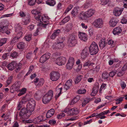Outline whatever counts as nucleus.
<instances>
[{
  "label": "nucleus",
  "instance_id": "f257e3e1",
  "mask_svg": "<svg viewBox=\"0 0 127 127\" xmlns=\"http://www.w3.org/2000/svg\"><path fill=\"white\" fill-rule=\"evenodd\" d=\"M53 92L51 90L49 91L43 96L42 98V102L46 104L48 103L52 99L53 97Z\"/></svg>",
  "mask_w": 127,
  "mask_h": 127
},
{
  "label": "nucleus",
  "instance_id": "f03ea898",
  "mask_svg": "<svg viewBox=\"0 0 127 127\" xmlns=\"http://www.w3.org/2000/svg\"><path fill=\"white\" fill-rule=\"evenodd\" d=\"M89 52L91 55L96 54L99 51L98 46L96 43L94 42H92L89 48Z\"/></svg>",
  "mask_w": 127,
  "mask_h": 127
},
{
  "label": "nucleus",
  "instance_id": "7ed1b4c3",
  "mask_svg": "<svg viewBox=\"0 0 127 127\" xmlns=\"http://www.w3.org/2000/svg\"><path fill=\"white\" fill-rule=\"evenodd\" d=\"M8 22L4 20L0 23V32L2 33H5L8 34L10 33V32L8 30Z\"/></svg>",
  "mask_w": 127,
  "mask_h": 127
},
{
  "label": "nucleus",
  "instance_id": "20e7f679",
  "mask_svg": "<svg viewBox=\"0 0 127 127\" xmlns=\"http://www.w3.org/2000/svg\"><path fill=\"white\" fill-rule=\"evenodd\" d=\"M31 112L25 108H23L21 110L19 115L21 118L27 119L31 115Z\"/></svg>",
  "mask_w": 127,
  "mask_h": 127
},
{
  "label": "nucleus",
  "instance_id": "39448f33",
  "mask_svg": "<svg viewBox=\"0 0 127 127\" xmlns=\"http://www.w3.org/2000/svg\"><path fill=\"white\" fill-rule=\"evenodd\" d=\"M35 101L33 99L30 100L29 101L28 103L26 105V108L31 112V113L34 110V108L35 105Z\"/></svg>",
  "mask_w": 127,
  "mask_h": 127
},
{
  "label": "nucleus",
  "instance_id": "423d86ee",
  "mask_svg": "<svg viewBox=\"0 0 127 127\" xmlns=\"http://www.w3.org/2000/svg\"><path fill=\"white\" fill-rule=\"evenodd\" d=\"M21 85L20 82L17 81L10 88V92L13 93L15 91H18L19 90Z\"/></svg>",
  "mask_w": 127,
  "mask_h": 127
},
{
  "label": "nucleus",
  "instance_id": "0eeeda50",
  "mask_svg": "<svg viewBox=\"0 0 127 127\" xmlns=\"http://www.w3.org/2000/svg\"><path fill=\"white\" fill-rule=\"evenodd\" d=\"M60 74L57 72L52 71L50 74V78L52 81H56L59 78Z\"/></svg>",
  "mask_w": 127,
  "mask_h": 127
},
{
  "label": "nucleus",
  "instance_id": "6e6552de",
  "mask_svg": "<svg viewBox=\"0 0 127 127\" xmlns=\"http://www.w3.org/2000/svg\"><path fill=\"white\" fill-rule=\"evenodd\" d=\"M66 61V60L65 57L61 56L57 58L56 63L58 65H62L65 64Z\"/></svg>",
  "mask_w": 127,
  "mask_h": 127
},
{
  "label": "nucleus",
  "instance_id": "1a4fd4ad",
  "mask_svg": "<svg viewBox=\"0 0 127 127\" xmlns=\"http://www.w3.org/2000/svg\"><path fill=\"white\" fill-rule=\"evenodd\" d=\"M68 42L71 46H74L77 43V40L75 38V36L71 35L68 40Z\"/></svg>",
  "mask_w": 127,
  "mask_h": 127
},
{
  "label": "nucleus",
  "instance_id": "9d476101",
  "mask_svg": "<svg viewBox=\"0 0 127 127\" xmlns=\"http://www.w3.org/2000/svg\"><path fill=\"white\" fill-rule=\"evenodd\" d=\"M103 24V22L101 19L98 18L95 20L93 25L97 28H101Z\"/></svg>",
  "mask_w": 127,
  "mask_h": 127
},
{
  "label": "nucleus",
  "instance_id": "9b49d317",
  "mask_svg": "<svg viewBox=\"0 0 127 127\" xmlns=\"http://www.w3.org/2000/svg\"><path fill=\"white\" fill-rule=\"evenodd\" d=\"M50 54L48 53L42 55L39 60V62L41 63H43L47 60L50 58Z\"/></svg>",
  "mask_w": 127,
  "mask_h": 127
},
{
  "label": "nucleus",
  "instance_id": "f8f14e48",
  "mask_svg": "<svg viewBox=\"0 0 127 127\" xmlns=\"http://www.w3.org/2000/svg\"><path fill=\"white\" fill-rule=\"evenodd\" d=\"M74 63V59L73 58L70 57L69 58L68 63L66 64V69H71Z\"/></svg>",
  "mask_w": 127,
  "mask_h": 127
},
{
  "label": "nucleus",
  "instance_id": "ddd939ff",
  "mask_svg": "<svg viewBox=\"0 0 127 127\" xmlns=\"http://www.w3.org/2000/svg\"><path fill=\"white\" fill-rule=\"evenodd\" d=\"M79 113V109L76 108H74L69 110L68 111V115L71 116L77 114Z\"/></svg>",
  "mask_w": 127,
  "mask_h": 127
},
{
  "label": "nucleus",
  "instance_id": "4468645a",
  "mask_svg": "<svg viewBox=\"0 0 127 127\" xmlns=\"http://www.w3.org/2000/svg\"><path fill=\"white\" fill-rule=\"evenodd\" d=\"M89 51L87 48H85L81 54V58L83 59H85L89 55Z\"/></svg>",
  "mask_w": 127,
  "mask_h": 127
},
{
  "label": "nucleus",
  "instance_id": "2eb2a0df",
  "mask_svg": "<svg viewBox=\"0 0 127 127\" xmlns=\"http://www.w3.org/2000/svg\"><path fill=\"white\" fill-rule=\"evenodd\" d=\"M123 11V9L116 7L113 10V13L114 15L119 16L121 14Z\"/></svg>",
  "mask_w": 127,
  "mask_h": 127
},
{
  "label": "nucleus",
  "instance_id": "dca6fc26",
  "mask_svg": "<svg viewBox=\"0 0 127 127\" xmlns=\"http://www.w3.org/2000/svg\"><path fill=\"white\" fill-rule=\"evenodd\" d=\"M78 36L79 38L81 40H83L84 41H86L87 39V35L85 33L79 32Z\"/></svg>",
  "mask_w": 127,
  "mask_h": 127
},
{
  "label": "nucleus",
  "instance_id": "f3484780",
  "mask_svg": "<svg viewBox=\"0 0 127 127\" xmlns=\"http://www.w3.org/2000/svg\"><path fill=\"white\" fill-rule=\"evenodd\" d=\"M85 15L87 18L91 17L94 15L95 13V11L94 9H91L88 10L85 12Z\"/></svg>",
  "mask_w": 127,
  "mask_h": 127
},
{
  "label": "nucleus",
  "instance_id": "a211bd4d",
  "mask_svg": "<svg viewBox=\"0 0 127 127\" xmlns=\"http://www.w3.org/2000/svg\"><path fill=\"white\" fill-rule=\"evenodd\" d=\"M61 32V31L60 29H57L54 30L53 33L51 35L50 38L52 39H55L57 36L60 34Z\"/></svg>",
  "mask_w": 127,
  "mask_h": 127
},
{
  "label": "nucleus",
  "instance_id": "6ab92c4d",
  "mask_svg": "<svg viewBox=\"0 0 127 127\" xmlns=\"http://www.w3.org/2000/svg\"><path fill=\"white\" fill-rule=\"evenodd\" d=\"M61 32V31L60 29H57L54 30L53 33L51 35L50 38L52 39H55L57 36L60 34Z\"/></svg>",
  "mask_w": 127,
  "mask_h": 127
},
{
  "label": "nucleus",
  "instance_id": "aec40b11",
  "mask_svg": "<svg viewBox=\"0 0 127 127\" xmlns=\"http://www.w3.org/2000/svg\"><path fill=\"white\" fill-rule=\"evenodd\" d=\"M118 22V20L117 19L112 17L111 18L109 23L111 27H114L116 25Z\"/></svg>",
  "mask_w": 127,
  "mask_h": 127
},
{
  "label": "nucleus",
  "instance_id": "412c9836",
  "mask_svg": "<svg viewBox=\"0 0 127 127\" xmlns=\"http://www.w3.org/2000/svg\"><path fill=\"white\" fill-rule=\"evenodd\" d=\"M16 63L15 62H12L8 64L7 65V68L10 70H13L16 67Z\"/></svg>",
  "mask_w": 127,
  "mask_h": 127
},
{
  "label": "nucleus",
  "instance_id": "4be33fe9",
  "mask_svg": "<svg viewBox=\"0 0 127 127\" xmlns=\"http://www.w3.org/2000/svg\"><path fill=\"white\" fill-rule=\"evenodd\" d=\"M55 110L53 109H50L47 113L46 114V117L47 118H50L54 114Z\"/></svg>",
  "mask_w": 127,
  "mask_h": 127
},
{
  "label": "nucleus",
  "instance_id": "5701e85b",
  "mask_svg": "<svg viewBox=\"0 0 127 127\" xmlns=\"http://www.w3.org/2000/svg\"><path fill=\"white\" fill-rule=\"evenodd\" d=\"M121 32L122 29L121 28L119 27L115 28L113 30V32L114 35H116L119 34Z\"/></svg>",
  "mask_w": 127,
  "mask_h": 127
},
{
  "label": "nucleus",
  "instance_id": "b1692460",
  "mask_svg": "<svg viewBox=\"0 0 127 127\" xmlns=\"http://www.w3.org/2000/svg\"><path fill=\"white\" fill-rule=\"evenodd\" d=\"M30 16L29 15L27 16L25 18L24 20L22 21V24L23 25H26L29 24L30 21Z\"/></svg>",
  "mask_w": 127,
  "mask_h": 127
},
{
  "label": "nucleus",
  "instance_id": "393cba45",
  "mask_svg": "<svg viewBox=\"0 0 127 127\" xmlns=\"http://www.w3.org/2000/svg\"><path fill=\"white\" fill-rule=\"evenodd\" d=\"M81 100L82 101V106L84 107L89 102L90 100V99L89 98H83Z\"/></svg>",
  "mask_w": 127,
  "mask_h": 127
},
{
  "label": "nucleus",
  "instance_id": "a878e982",
  "mask_svg": "<svg viewBox=\"0 0 127 127\" xmlns=\"http://www.w3.org/2000/svg\"><path fill=\"white\" fill-rule=\"evenodd\" d=\"M47 16H46L45 15H42L41 17V21L40 22L42 23L44 22V23H49L48 21L49 19L48 18Z\"/></svg>",
  "mask_w": 127,
  "mask_h": 127
},
{
  "label": "nucleus",
  "instance_id": "bb28decb",
  "mask_svg": "<svg viewBox=\"0 0 127 127\" xmlns=\"http://www.w3.org/2000/svg\"><path fill=\"white\" fill-rule=\"evenodd\" d=\"M99 43V46L100 48L101 49L105 47V39L104 38H102L101 39Z\"/></svg>",
  "mask_w": 127,
  "mask_h": 127
},
{
  "label": "nucleus",
  "instance_id": "cd10ccee",
  "mask_svg": "<svg viewBox=\"0 0 127 127\" xmlns=\"http://www.w3.org/2000/svg\"><path fill=\"white\" fill-rule=\"evenodd\" d=\"M38 83H35V84L37 87H41L43 84L44 83V80L43 78L40 79Z\"/></svg>",
  "mask_w": 127,
  "mask_h": 127
},
{
  "label": "nucleus",
  "instance_id": "c85d7f7f",
  "mask_svg": "<svg viewBox=\"0 0 127 127\" xmlns=\"http://www.w3.org/2000/svg\"><path fill=\"white\" fill-rule=\"evenodd\" d=\"M98 89L97 87H94L92 89V91L91 93V95L92 96H94L98 92Z\"/></svg>",
  "mask_w": 127,
  "mask_h": 127
},
{
  "label": "nucleus",
  "instance_id": "c756f323",
  "mask_svg": "<svg viewBox=\"0 0 127 127\" xmlns=\"http://www.w3.org/2000/svg\"><path fill=\"white\" fill-rule=\"evenodd\" d=\"M62 89L63 88L62 87L59 88L58 87V86H57L56 88V91L57 90L58 91H59L60 92L57 94H56V95L55 96V97L56 100H57L58 97L61 94V93Z\"/></svg>",
  "mask_w": 127,
  "mask_h": 127
},
{
  "label": "nucleus",
  "instance_id": "7c9ffc66",
  "mask_svg": "<svg viewBox=\"0 0 127 127\" xmlns=\"http://www.w3.org/2000/svg\"><path fill=\"white\" fill-rule=\"evenodd\" d=\"M26 102V100H25V99L23 98L22 101H20L18 103V105L17 107V109L18 110H19L22 107V104L23 103H24Z\"/></svg>",
  "mask_w": 127,
  "mask_h": 127
},
{
  "label": "nucleus",
  "instance_id": "2f4dec72",
  "mask_svg": "<svg viewBox=\"0 0 127 127\" xmlns=\"http://www.w3.org/2000/svg\"><path fill=\"white\" fill-rule=\"evenodd\" d=\"M56 2L54 0H47L46 1V3L50 6H54L56 4Z\"/></svg>",
  "mask_w": 127,
  "mask_h": 127
},
{
  "label": "nucleus",
  "instance_id": "473e14b6",
  "mask_svg": "<svg viewBox=\"0 0 127 127\" xmlns=\"http://www.w3.org/2000/svg\"><path fill=\"white\" fill-rule=\"evenodd\" d=\"M27 91V89L26 88H23L21 90H19L20 93L18 94V95L19 96H20L26 93Z\"/></svg>",
  "mask_w": 127,
  "mask_h": 127
},
{
  "label": "nucleus",
  "instance_id": "72a5a7b5",
  "mask_svg": "<svg viewBox=\"0 0 127 127\" xmlns=\"http://www.w3.org/2000/svg\"><path fill=\"white\" fill-rule=\"evenodd\" d=\"M80 99V97L78 96H77L75 97L72 100L71 104L73 105L75 104Z\"/></svg>",
  "mask_w": 127,
  "mask_h": 127
},
{
  "label": "nucleus",
  "instance_id": "f704fd0d",
  "mask_svg": "<svg viewBox=\"0 0 127 127\" xmlns=\"http://www.w3.org/2000/svg\"><path fill=\"white\" fill-rule=\"evenodd\" d=\"M85 14V12L84 13L82 12L80 13L78 16L79 18L81 20H84L86 19L87 17Z\"/></svg>",
  "mask_w": 127,
  "mask_h": 127
},
{
  "label": "nucleus",
  "instance_id": "c9c22d12",
  "mask_svg": "<svg viewBox=\"0 0 127 127\" xmlns=\"http://www.w3.org/2000/svg\"><path fill=\"white\" fill-rule=\"evenodd\" d=\"M32 35L31 34H27L24 37V39L25 40L29 41L32 39Z\"/></svg>",
  "mask_w": 127,
  "mask_h": 127
},
{
  "label": "nucleus",
  "instance_id": "e433bc0d",
  "mask_svg": "<svg viewBox=\"0 0 127 127\" xmlns=\"http://www.w3.org/2000/svg\"><path fill=\"white\" fill-rule=\"evenodd\" d=\"M19 39L16 36L14 37L10 41V44H14L17 42Z\"/></svg>",
  "mask_w": 127,
  "mask_h": 127
},
{
  "label": "nucleus",
  "instance_id": "4c0bfd02",
  "mask_svg": "<svg viewBox=\"0 0 127 127\" xmlns=\"http://www.w3.org/2000/svg\"><path fill=\"white\" fill-rule=\"evenodd\" d=\"M102 76L103 79H107L109 77V74L107 72L104 71L103 72Z\"/></svg>",
  "mask_w": 127,
  "mask_h": 127
},
{
  "label": "nucleus",
  "instance_id": "58836bf2",
  "mask_svg": "<svg viewBox=\"0 0 127 127\" xmlns=\"http://www.w3.org/2000/svg\"><path fill=\"white\" fill-rule=\"evenodd\" d=\"M78 13V10L76 8H74L71 12V14L74 17L77 15Z\"/></svg>",
  "mask_w": 127,
  "mask_h": 127
},
{
  "label": "nucleus",
  "instance_id": "ea45409f",
  "mask_svg": "<svg viewBox=\"0 0 127 127\" xmlns=\"http://www.w3.org/2000/svg\"><path fill=\"white\" fill-rule=\"evenodd\" d=\"M70 17L69 16L65 17L62 20L61 23L63 24H64L67 22H68L69 20Z\"/></svg>",
  "mask_w": 127,
  "mask_h": 127
},
{
  "label": "nucleus",
  "instance_id": "a19ab883",
  "mask_svg": "<svg viewBox=\"0 0 127 127\" xmlns=\"http://www.w3.org/2000/svg\"><path fill=\"white\" fill-rule=\"evenodd\" d=\"M82 77V76L81 75H79L77 76L76 78L75 79V84H77L81 81Z\"/></svg>",
  "mask_w": 127,
  "mask_h": 127
},
{
  "label": "nucleus",
  "instance_id": "79ce46f5",
  "mask_svg": "<svg viewBox=\"0 0 127 127\" xmlns=\"http://www.w3.org/2000/svg\"><path fill=\"white\" fill-rule=\"evenodd\" d=\"M25 43L23 42L19 43L17 45V47L19 49H22L25 46Z\"/></svg>",
  "mask_w": 127,
  "mask_h": 127
},
{
  "label": "nucleus",
  "instance_id": "37998d69",
  "mask_svg": "<svg viewBox=\"0 0 127 127\" xmlns=\"http://www.w3.org/2000/svg\"><path fill=\"white\" fill-rule=\"evenodd\" d=\"M22 27L19 25H18L16 27L15 31L16 32L22 31Z\"/></svg>",
  "mask_w": 127,
  "mask_h": 127
},
{
  "label": "nucleus",
  "instance_id": "c03bdc74",
  "mask_svg": "<svg viewBox=\"0 0 127 127\" xmlns=\"http://www.w3.org/2000/svg\"><path fill=\"white\" fill-rule=\"evenodd\" d=\"M13 78V76H11L8 77L6 81L7 84V85L12 83Z\"/></svg>",
  "mask_w": 127,
  "mask_h": 127
},
{
  "label": "nucleus",
  "instance_id": "a18cd8bd",
  "mask_svg": "<svg viewBox=\"0 0 127 127\" xmlns=\"http://www.w3.org/2000/svg\"><path fill=\"white\" fill-rule=\"evenodd\" d=\"M18 53L14 51L11 53L10 56L12 57L13 58H16L18 56Z\"/></svg>",
  "mask_w": 127,
  "mask_h": 127
},
{
  "label": "nucleus",
  "instance_id": "49530a36",
  "mask_svg": "<svg viewBox=\"0 0 127 127\" xmlns=\"http://www.w3.org/2000/svg\"><path fill=\"white\" fill-rule=\"evenodd\" d=\"M36 0H28V4L30 6L34 5L35 3Z\"/></svg>",
  "mask_w": 127,
  "mask_h": 127
},
{
  "label": "nucleus",
  "instance_id": "de8ad7c7",
  "mask_svg": "<svg viewBox=\"0 0 127 127\" xmlns=\"http://www.w3.org/2000/svg\"><path fill=\"white\" fill-rule=\"evenodd\" d=\"M36 120V122L38 123H39L41 122H42L44 120H43L42 116H40L38 117L37 118Z\"/></svg>",
  "mask_w": 127,
  "mask_h": 127
},
{
  "label": "nucleus",
  "instance_id": "09e8293b",
  "mask_svg": "<svg viewBox=\"0 0 127 127\" xmlns=\"http://www.w3.org/2000/svg\"><path fill=\"white\" fill-rule=\"evenodd\" d=\"M109 112V110H105L101 113L98 114L97 116H102V115H105L107 114Z\"/></svg>",
  "mask_w": 127,
  "mask_h": 127
},
{
  "label": "nucleus",
  "instance_id": "8fccbe9b",
  "mask_svg": "<svg viewBox=\"0 0 127 127\" xmlns=\"http://www.w3.org/2000/svg\"><path fill=\"white\" fill-rule=\"evenodd\" d=\"M86 92V90L85 89H81L78 90L77 91V93L79 94H83L85 93Z\"/></svg>",
  "mask_w": 127,
  "mask_h": 127
},
{
  "label": "nucleus",
  "instance_id": "3c124183",
  "mask_svg": "<svg viewBox=\"0 0 127 127\" xmlns=\"http://www.w3.org/2000/svg\"><path fill=\"white\" fill-rule=\"evenodd\" d=\"M94 64L93 63H91L89 61L88 62L85 63L83 65L84 66H88L91 65H93Z\"/></svg>",
  "mask_w": 127,
  "mask_h": 127
},
{
  "label": "nucleus",
  "instance_id": "603ef678",
  "mask_svg": "<svg viewBox=\"0 0 127 127\" xmlns=\"http://www.w3.org/2000/svg\"><path fill=\"white\" fill-rule=\"evenodd\" d=\"M116 72L117 71L116 70H115L112 71L110 72L109 74V76L113 77L116 74Z\"/></svg>",
  "mask_w": 127,
  "mask_h": 127
},
{
  "label": "nucleus",
  "instance_id": "864d4df0",
  "mask_svg": "<svg viewBox=\"0 0 127 127\" xmlns=\"http://www.w3.org/2000/svg\"><path fill=\"white\" fill-rule=\"evenodd\" d=\"M65 39V37L61 36L58 38L57 41L63 43Z\"/></svg>",
  "mask_w": 127,
  "mask_h": 127
},
{
  "label": "nucleus",
  "instance_id": "5fc2aeb1",
  "mask_svg": "<svg viewBox=\"0 0 127 127\" xmlns=\"http://www.w3.org/2000/svg\"><path fill=\"white\" fill-rule=\"evenodd\" d=\"M65 115V113H62L58 114L57 116L58 119H61Z\"/></svg>",
  "mask_w": 127,
  "mask_h": 127
},
{
  "label": "nucleus",
  "instance_id": "6e6d98bb",
  "mask_svg": "<svg viewBox=\"0 0 127 127\" xmlns=\"http://www.w3.org/2000/svg\"><path fill=\"white\" fill-rule=\"evenodd\" d=\"M34 68L33 66H30L29 68V69L28 72L26 74L25 76H27L32 71V69Z\"/></svg>",
  "mask_w": 127,
  "mask_h": 127
},
{
  "label": "nucleus",
  "instance_id": "4d7b16f0",
  "mask_svg": "<svg viewBox=\"0 0 127 127\" xmlns=\"http://www.w3.org/2000/svg\"><path fill=\"white\" fill-rule=\"evenodd\" d=\"M65 83L67 85L68 87L69 86L71 87L72 85V80H67Z\"/></svg>",
  "mask_w": 127,
  "mask_h": 127
},
{
  "label": "nucleus",
  "instance_id": "13d9d810",
  "mask_svg": "<svg viewBox=\"0 0 127 127\" xmlns=\"http://www.w3.org/2000/svg\"><path fill=\"white\" fill-rule=\"evenodd\" d=\"M39 92H36L34 95V97L35 98L38 100L40 97V95L39 94Z\"/></svg>",
  "mask_w": 127,
  "mask_h": 127
},
{
  "label": "nucleus",
  "instance_id": "bf43d9fd",
  "mask_svg": "<svg viewBox=\"0 0 127 127\" xmlns=\"http://www.w3.org/2000/svg\"><path fill=\"white\" fill-rule=\"evenodd\" d=\"M9 56L8 54L7 53H5L2 55V58L3 60L7 59L8 58V56Z\"/></svg>",
  "mask_w": 127,
  "mask_h": 127
},
{
  "label": "nucleus",
  "instance_id": "052dcab7",
  "mask_svg": "<svg viewBox=\"0 0 127 127\" xmlns=\"http://www.w3.org/2000/svg\"><path fill=\"white\" fill-rule=\"evenodd\" d=\"M41 16L40 15H39L38 14L36 15L34 17H35L36 20L38 21H40V22L41 21V19L40 18H41Z\"/></svg>",
  "mask_w": 127,
  "mask_h": 127
},
{
  "label": "nucleus",
  "instance_id": "680f3d73",
  "mask_svg": "<svg viewBox=\"0 0 127 127\" xmlns=\"http://www.w3.org/2000/svg\"><path fill=\"white\" fill-rule=\"evenodd\" d=\"M127 22V18L123 17L121 20V23L122 24H126Z\"/></svg>",
  "mask_w": 127,
  "mask_h": 127
},
{
  "label": "nucleus",
  "instance_id": "e2e57ef3",
  "mask_svg": "<svg viewBox=\"0 0 127 127\" xmlns=\"http://www.w3.org/2000/svg\"><path fill=\"white\" fill-rule=\"evenodd\" d=\"M57 42L58 43V48H59V49L62 48L64 46V45L63 43L60 42H58V41H57Z\"/></svg>",
  "mask_w": 127,
  "mask_h": 127
},
{
  "label": "nucleus",
  "instance_id": "0e129e2a",
  "mask_svg": "<svg viewBox=\"0 0 127 127\" xmlns=\"http://www.w3.org/2000/svg\"><path fill=\"white\" fill-rule=\"evenodd\" d=\"M101 2L102 3V5H104L107 4L109 0H100Z\"/></svg>",
  "mask_w": 127,
  "mask_h": 127
},
{
  "label": "nucleus",
  "instance_id": "69168bd1",
  "mask_svg": "<svg viewBox=\"0 0 127 127\" xmlns=\"http://www.w3.org/2000/svg\"><path fill=\"white\" fill-rule=\"evenodd\" d=\"M108 43L109 45H114V41L112 39L109 40L108 41Z\"/></svg>",
  "mask_w": 127,
  "mask_h": 127
},
{
  "label": "nucleus",
  "instance_id": "338daca9",
  "mask_svg": "<svg viewBox=\"0 0 127 127\" xmlns=\"http://www.w3.org/2000/svg\"><path fill=\"white\" fill-rule=\"evenodd\" d=\"M31 12L35 16L36 15L39 14V12L37 11L36 10H33Z\"/></svg>",
  "mask_w": 127,
  "mask_h": 127
},
{
  "label": "nucleus",
  "instance_id": "774afa93",
  "mask_svg": "<svg viewBox=\"0 0 127 127\" xmlns=\"http://www.w3.org/2000/svg\"><path fill=\"white\" fill-rule=\"evenodd\" d=\"M17 33V36L16 37H17L18 38L20 39L22 35L23 32H22V31H20V32H18Z\"/></svg>",
  "mask_w": 127,
  "mask_h": 127
}]
</instances>
